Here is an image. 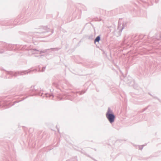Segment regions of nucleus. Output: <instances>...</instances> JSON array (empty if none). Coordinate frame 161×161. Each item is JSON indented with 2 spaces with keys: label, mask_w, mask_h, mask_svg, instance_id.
I'll use <instances>...</instances> for the list:
<instances>
[{
  "label": "nucleus",
  "mask_w": 161,
  "mask_h": 161,
  "mask_svg": "<svg viewBox=\"0 0 161 161\" xmlns=\"http://www.w3.org/2000/svg\"><path fill=\"white\" fill-rule=\"evenodd\" d=\"M106 116L109 121L111 122V113L109 110L108 111L107 113Z\"/></svg>",
  "instance_id": "nucleus-1"
},
{
  "label": "nucleus",
  "mask_w": 161,
  "mask_h": 161,
  "mask_svg": "<svg viewBox=\"0 0 161 161\" xmlns=\"http://www.w3.org/2000/svg\"><path fill=\"white\" fill-rule=\"evenodd\" d=\"M100 40V37L99 36H97L95 40V42H99Z\"/></svg>",
  "instance_id": "nucleus-2"
},
{
  "label": "nucleus",
  "mask_w": 161,
  "mask_h": 161,
  "mask_svg": "<svg viewBox=\"0 0 161 161\" xmlns=\"http://www.w3.org/2000/svg\"><path fill=\"white\" fill-rule=\"evenodd\" d=\"M114 115L113 114H111V123L114 121Z\"/></svg>",
  "instance_id": "nucleus-3"
}]
</instances>
